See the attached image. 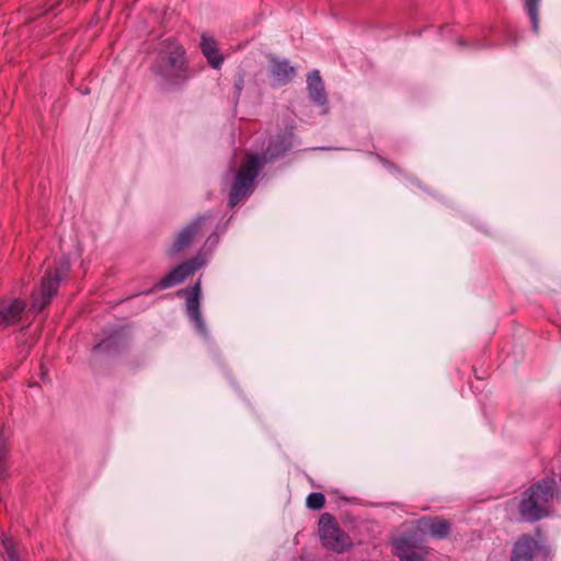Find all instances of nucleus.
Segmentation results:
<instances>
[{"mask_svg": "<svg viewBox=\"0 0 561 561\" xmlns=\"http://www.w3.org/2000/svg\"><path fill=\"white\" fill-rule=\"evenodd\" d=\"M2 547L7 557V561H20L15 551L14 542L11 538H3Z\"/></svg>", "mask_w": 561, "mask_h": 561, "instance_id": "a211bd4d", "label": "nucleus"}, {"mask_svg": "<svg viewBox=\"0 0 561 561\" xmlns=\"http://www.w3.org/2000/svg\"><path fill=\"white\" fill-rule=\"evenodd\" d=\"M7 454H8V449H7L5 439L3 436L2 428L0 427V474H2V471H3V465L5 461Z\"/></svg>", "mask_w": 561, "mask_h": 561, "instance_id": "6ab92c4d", "label": "nucleus"}, {"mask_svg": "<svg viewBox=\"0 0 561 561\" xmlns=\"http://www.w3.org/2000/svg\"><path fill=\"white\" fill-rule=\"evenodd\" d=\"M270 72L274 79V85L277 87L288 84L296 76V69L285 59H271Z\"/></svg>", "mask_w": 561, "mask_h": 561, "instance_id": "9b49d317", "label": "nucleus"}, {"mask_svg": "<svg viewBox=\"0 0 561 561\" xmlns=\"http://www.w3.org/2000/svg\"><path fill=\"white\" fill-rule=\"evenodd\" d=\"M201 283L197 282L186 299V311L201 332H205V323L201 313Z\"/></svg>", "mask_w": 561, "mask_h": 561, "instance_id": "f8f14e48", "label": "nucleus"}, {"mask_svg": "<svg viewBox=\"0 0 561 561\" xmlns=\"http://www.w3.org/2000/svg\"><path fill=\"white\" fill-rule=\"evenodd\" d=\"M25 310L24 299L10 297L0 299V331L20 322Z\"/></svg>", "mask_w": 561, "mask_h": 561, "instance_id": "423d86ee", "label": "nucleus"}, {"mask_svg": "<svg viewBox=\"0 0 561 561\" xmlns=\"http://www.w3.org/2000/svg\"><path fill=\"white\" fill-rule=\"evenodd\" d=\"M525 9L530 18L535 33L539 32V2L540 0H523Z\"/></svg>", "mask_w": 561, "mask_h": 561, "instance_id": "dca6fc26", "label": "nucleus"}, {"mask_svg": "<svg viewBox=\"0 0 561 561\" xmlns=\"http://www.w3.org/2000/svg\"><path fill=\"white\" fill-rule=\"evenodd\" d=\"M153 71L164 85L183 84L190 78L183 47L175 41H164L153 65Z\"/></svg>", "mask_w": 561, "mask_h": 561, "instance_id": "7ed1b4c3", "label": "nucleus"}, {"mask_svg": "<svg viewBox=\"0 0 561 561\" xmlns=\"http://www.w3.org/2000/svg\"><path fill=\"white\" fill-rule=\"evenodd\" d=\"M420 528L437 538H445L449 534L450 524L442 518H423L420 520Z\"/></svg>", "mask_w": 561, "mask_h": 561, "instance_id": "2eb2a0df", "label": "nucleus"}, {"mask_svg": "<svg viewBox=\"0 0 561 561\" xmlns=\"http://www.w3.org/2000/svg\"><path fill=\"white\" fill-rule=\"evenodd\" d=\"M243 83H244V81H243V79H242V78H239V79L234 82V94H236L237 96H239V95H240V93H241V91H242V89H243Z\"/></svg>", "mask_w": 561, "mask_h": 561, "instance_id": "aec40b11", "label": "nucleus"}, {"mask_svg": "<svg viewBox=\"0 0 561 561\" xmlns=\"http://www.w3.org/2000/svg\"><path fill=\"white\" fill-rule=\"evenodd\" d=\"M69 271L68 261H61L54 271H46L38 290L32 293L30 311L41 312L50 304L53 297L57 294L59 283L68 276Z\"/></svg>", "mask_w": 561, "mask_h": 561, "instance_id": "20e7f679", "label": "nucleus"}, {"mask_svg": "<svg viewBox=\"0 0 561 561\" xmlns=\"http://www.w3.org/2000/svg\"><path fill=\"white\" fill-rule=\"evenodd\" d=\"M306 504L310 510H321L325 504V496L320 492L310 493L307 496Z\"/></svg>", "mask_w": 561, "mask_h": 561, "instance_id": "f3484780", "label": "nucleus"}, {"mask_svg": "<svg viewBox=\"0 0 561 561\" xmlns=\"http://www.w3.org/2000/svg\"><path fill=\"white\" fill-rule=\"evenodd\" d=\"M560 500L556 480L543 478L522 493L518 505L520 517L527 522L540 520L552 513L553 504Z\"/></svg>", "mask_w": 561, "mask_h": 561, "instance_id": "f03ea898", "label": "nucleus"}, {"mask_svg": "<svg viewBox=\"0 0 561 561\" xmlns=\"http://www.w3.org/2000/svg\"><path fill=\"white\" fill-rule=\"evenodd\" d=\"M307 88L310 99L318 105L327 104V94L323 81L318 70H313L307 77Z\"/></svg>", "mask_w": 561, "mask_h": 561, "instance_id": "ddd939ff", "label": "nucleus"}, {"mask_svg": "<svg viewBox=\"0 0 561 561\" xmlns=\"http://www.w3.org/2000/svg\"><path fill=\"white\" fill-rule=\"evenodd\" d=\"M201 49L213 68L219 69L221 67L224 57L219 54L217 43L213 37L202 35Z\"/></svg>", "mask_w": 561, "mask_h": 561, "instance_id": "4468645a", "label": "nucleus"}, {"mask_svg": "<svg viewBox=\"0 0 561 561\" xmlns=\"http://www.w3.org/2000/svg\"><path fill=\"white\" fill-rule=\"evenodd\" d=\"M537 550V540L529 535H523L513 547L511 561H533Z\"/></svg>", "mask_w": 561, "mask_h": 561, "instance_id": "1a4fd4ad", "label": "nucleus"}, {"mask_svg": "<svg viewBox=\"0 0 561 561\" xmlns=\"http://www.w3.org/2000/svg\"><path fill=\"white\" fill-rule=\"evenodd\" d=\"M457 43H458L460 46H463V47H465V46H467V42H466L465 39H459Z\"/></svg>", "mask_w": 561, "mask_h": 561, "instance_id": "412c9836", "label": "nucleus"}, {"mask_svg": "<svg viewBox=\"0 0 561 561\" xmlns=\"http://www.w3.org/2000/svg\"><path fill=\"white\" fill-rule=\"evenodd\" d=\"M319 536L325 548L339 553L344 552L352 546L350 536L329 513L322 514L319 519Z\"/></svg>", "mask_w": 561, "mask_h": 561, "instance_id": "39448f33", "label": "nucleus"}, {"mask_svg": "<svg viewBox=\"0 0 561 561\" xmlns=\"http://www.w3.org/2000/svg\"><path fill=\"white\" fill-rule=\"evenodd\" d=\"M205 216L197 217L193 222L186 226L176 237L171 248V254H178L190 247L194 238L198 234L199 229L204 221Z\"/></svg>", "mask_w": 561, "mask_h": 561, "instance_id": "6e6552de", "label": "nucleus"}, {"mask_svg": "<svg viewBox=\"0 0 561 561\" xmlns=\"http://www.w3.org/2000/svg\"><path fill=\"white\" fill-rule=\"evenodd\" d=\"M199 268L196 259L188 260L174 267L170 273L162 277L156 285L158 289H165L181 284L186 277Z\"/></svg>", "mask_w": 561, "mask_h": 561, "instance_id": "0eeeda50", "label": "nucleus"}, {"mask_svg": "<svg viewBox=\"0 0 561 561\" xmlns=\"http://www.w3.org/2000/svg\"><path fill=\"white\" fill-rule=\"evenodd\" d=\"M290 148V135H278L270 140L268 146L261 156L257 153H247L244 161L234 174L229 193V206L236 207L252 193L254 181L263 164L275 161Z\"/></svg>", "mask_w": 561, "mask_h": 561, "instance_id": "f257e3e1", "label": "nucleus"}, {"mask_svg": "<svg viewBox=\"0 0 561 561\" xmlns=\"http://www.w3.org/2000/svg\"><path fill=\"white\" fill-rule=\"evenodd\" d=\"M396 554L400 561H423L426 554L422 548H417L408 537H400L394 542Z\"/></svg>", "mask_w": 561, "mask_h": 561, "instance_id": "9d476101", "label": "nucleus"}]
</instances>
